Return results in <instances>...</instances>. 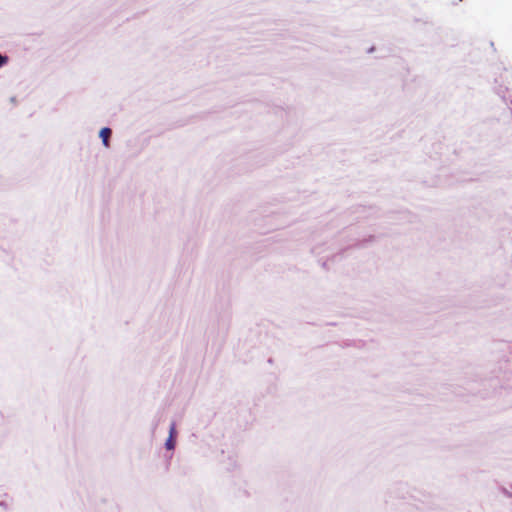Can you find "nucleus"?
<instances>
[{
  "mask_svg": "<svg viewBox=\"0 0 512 512\" xmlns=\"http://www.w3.org/2000/svg\"><path fill=\"white\" fill-rule=\"evenodd\" d=\"M175 436H176V428H175V424L173 423L170 427L169 438H174Z\"/></svg>",
  "mask_w": 512,
  "mask_h": 512,
  "instance_id": "obj_3",
  "label": "nucleus"
},
{
  "mask_svg": "<svg viewBox=\"0 0 512 512\" xmlns=\"http://www.w3.org/2000/svg\"><path fill=\"white\" fill-rule=\"evenodd\" d=\"M112 134V131L110 128H102L100 131V137L102 138L103 144L105 147H109V138Z\"/></svg>",
  "mask_w": 512,
  "mask_h": 512,
  "instance_id": "obj_1",
  "label": "nucleus"
},
{
  "mask_svg": "<svg viewBox=\"0 0 512 512\" xmlns=\"http://www.w3.org/2000/svg\"><path fill=\"white\" fill-rule=\"evenodd\" d=\"M8 58L6 56L0 55V67L7 62Z\"/></svg>",
  "mask_w": 512,
  "mask_h": 512,
  "instance_id": "obj_4",
  "label": "nucleus"
},
{
  "mask_svg": "<svg viewBox=\"0 0 512 512\" xmlns=\"http://www.w3.org/2000/svg\"><path fill=\"white\" fill-rule=\"evenodd\" d=\"M165 445H166V448L168 450L173 449L175 447V440H174V438H168L166 443H165Z\"/></svg>",
  "mask_w": 512,
  "mask_h": 512,
  "instance_id": "obj_2",
  "label": "nucleus"
}]
</instances>
